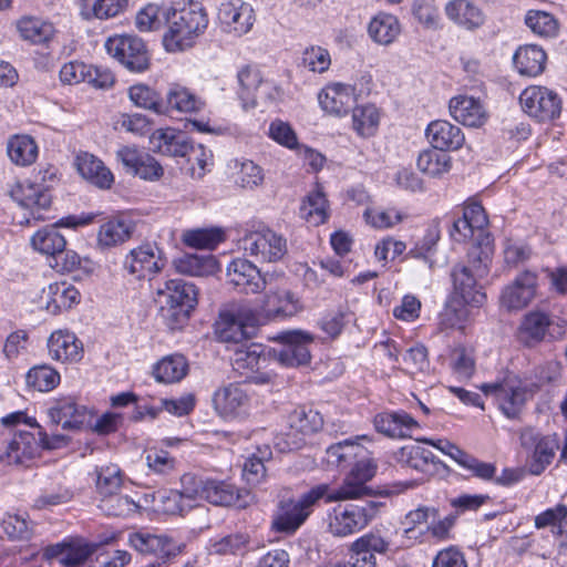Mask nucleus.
Returning <instances> with one entry per match:
<instances>
[{
    "mask_svg": "<svg viewBox=\"0 0 567 567\" xmlns=\"http://www.w3.org/2000/svg\"><path fill=\"white\" fill-rule=\"evenodd\" d=\"M76 167L80 175L91 184L102 189H107L114 183L112 172L101 159L89 153H82L76 157Z\"/></svg>",
    "mask_w": 567,
    "mask_h": 567,
    "instance_id": "obj_33",
    "label": "nucleus"
},
{
    "mask_svg": "<svg viewBox=\"0 0 567 567\" xmlns=\"http://www.w3.org/2000/svg\"><path fill=\"white\" fill-rule=\"evenodd\" d=\"M449 109L452 117L466 126L480 127L487 120L481 101L473 96H455L451 99Z\"/></svg>",
    "mask_w": 567,
    "mask_h": 567,
    "instance_id": "obj_31",
    "label": "nucleus"
},
{
    "mask_svg": "<svg viewBox=\"0 0 567 567\" xmlns=\"http://www.w3.org/2000/svg\"><path fill=\"white\" fill-rule=\"evenodd\" d=\"M203 499L216 506L245 508L251 501L250 493L239 489L226 481L206 480L203 486Z\"/></svg>",
    "mask_w": 567,
    "mask_h": 567,
    "instance_id": "obj_21",
    "label": "nucleus"
},
{
    "mask_svg": "<svg viewBox=\"0 0 567 567\" xmlns=\"http://www.w3.org/2000/svg\"><path fill=\"white\" fill-rule=\"evenodd\" d=\"M440 239L439 230L429 229L422 240L410 250V256L422 260L423 265L429 269L434 267L435 260L433 259L436 245Z\"/></svg>",
    "mask_w": 567,
    "mask_h": 567,
    "instance_id": "obj_62",
    "label": "nucleus"
},
{
    "mask_svg": "<svg viewBox=\"0 0 567 567\" xmlns=\"http://www.w3.org/2000/svg\"><path fill=\"white\" fill-rule=\"evenodd\" d=\"M173 266L176 272L192 277H205L218 269V264L213 256L186 255L175 260Z\"/></svg>",
    "mask_w": 567,
    "mask_h": 567,
    "instance_id": "obj_47",
    "label": "nucleus"
},
{
    "mask_svg": "<svg viewBox=\"0 0 567 567\" xmlns=\"http://www.w3.org/2000/svg\"><path fill=\"white\" fill-rule=\"evenodd\" d=\"M130 100L137 106L156 114L166 112V104L159 94L145 84H135L128 89Z\"/></svg>",
    "mask_w": 567,
    "mask_h": 567,
    "instance_id": "obj_60",
    "label": "nucleus"
},
{
    "mask_svg": "<svg viewBox=\"0 0 567 567\" xmlns=\"http://www.w3.org/2000/svg\"><path fill=\"white\" fill-rule=\"evenodd\" d=\"M237 95L241 101L243 107H255L258 90L262 83L259 70L250 65L241 68L237 73Z\"/></svg>",
    "mask_w": 567,
    "mask_h": 567,
    "instance_id": "obj_39",
    "label": "nucleus"
},
{
    "mask_svg": "<svg viewBox=\"0 0 567 567\" xmlns=\"http://www.w3.org/2000/svg\"><path fill=\"white\" fill-rule=\"evenodd\" d=\"M329 486L319 484L298 499H285L278 505V511L272 517V528L282 534L291 535L298 530L313 511L315 505L326 498L328 502Z\"/></svg>",
    "mask_w": 567,
    "mask_h": 567,
    "instance_id": "obj_3",
    "label": "nucleus"
},
{
    "mask_svg": "<svg viewBox=\"0 0 567 567\" xmlns=\"http://www.w3.org/2000/svg\"><path fill=\"white\" fill-rule=\"evenodd\" d=\"M10 197L24 208L47 209L51 204L49 185L37 182H17L9 186Z\"/></svg>",
    "mask_w": 567,
    "mask_h": 567,
    "instance_id": "obj_29",
    "label": "nucleus"
},
{
    "mask_svg": "<svg viewBox=\"0 0 567 567\" xmlns=\"http://www.w3.org/2000/svg\"><path fill=\"white\" fill-rule=\"evenodd\" d=\"M381 503L362 501L358 504L338 505L329 514L328 530L336 537H347L363 528L378 515Z\"/></svg>",
    "mask_w": 567,
    "mask_h": 567,
    "instance_id": "obj_5",
    "label": "nucleus"
},
{
    "mask_svg": "<svg viewBox=\"0 0 567 567\" xmlns=\"http://www.w3.org/2000/svg\"><path fill=\"white\" fill-rule=\"evenodd\" d=\"M188 365L183 355H168L157 362L153 369L156 381L174 383L181 381L187 373Z\"/></svg>",
    "mask_w": 567,
    "mask_h": 567,
    "instance_id": "obj_48",
    "label": "nucleus"
},
{
    "mask_svg": "<svg viewBox=\"0 0 567 567\" xmlns=\"http://www.w3.org/2000/svg\"><path fill=\"white\" fill-rule=\"evenodd\" d=\"M218 19L227 31L241 35L252 27V9L241 1L223 2L218 9Z\"/></svg>",
    "mask_w": 567,
    "mask_h": 567,
    "instance_id": "obj_28",
    "label": "nucleus"
},
{
    "mask_svg": "<svg viewBox=\"0 0 567 567\" xmlns=\"http://www.w3.org/2000/svg\"><path fill=\"white\" fill-rule=\"evenodd\" d=\"M231 168L235 184L241 188L254 189L264 183V169L250 159H235Z\"/></svg>",
    "mask_w": 567,
    "mask_h": 567,
    "instance_id": "obj_49",
    "label": "nucleus"
},
{
    "mask_svg": "<svg viewBox=\"0 0 567 567\" xmlns=\"http://www.w3.org/2000/svg\"><path fill=\"white\" fill-rule=\"evenodd\" d=\"M107 53L133 73L148 70L151 64L146 44L136 35L116 34L105 42Z\"/></svg>",
    "mask_w": 567,
    "mask_h": 567,
    "instance_id": "obj_7",
    "label": "nucleus"
},
{
    "mask_svg": "<svg viewBox=\"0 0 567 567\" xmlns=\"http://www.w3.org/2000/svg\"><path fill=\"white\" fill-rule=\"evenodd\" d=\"M368 33L375 43L389 45L393 43L401 33V24L395 16L379 13L370 21Z\"/></svg>",
    "mask_w": 567,
    "mask_h": 567,
    "instance_id": "obj_40",
    "label": "nucleus"
},
{
    "mask_svg": "<svg viewBox=\"0 0 567 567\" xmlns=\"http://www.w3.org/2000/svg\"><path fill=\"white\" fill-rule=\"evenodd\" d=\"M300 216L313 226L324 224L329 217L328 199L321 187L310 192L300 206Z\"/></svg>",
    "mask_w": 567,
    "mask_h": 567,
    "instance_id": "obj_41",
    "label": "nucleus"
},
{
    "mask_svg": "<svg viewBox=\"0 0 567 567\" xmlns=\"http://www.w3.org/2000/svg\"><path fill=\"white\" fill-rule=\"evenodd\" d=\"M239 246L250 256L262 261L276 262L288 251L287 239L267 226L250 230L239 240Z\"/></svg>",
    "mask_w": 567,
    "mask_h": 567,
    "instance_id": "obj_8",
    "label": "nucleus"
},
{
    "mask_svg": "<svg viewBox=\"0 0 567 567\" xmlns=\"http://www.w3.org/2000/svg\"><path fill=\"white\" fill-rule=\"evenodd\" d=\"M390 542L379 532L371 530L357 538L349 547L347 567H377V555H385Z\"/></svg>",
    "mask_w": 567,
    "mask_h": 567,
    "instance_id": "obj_15",
    "label": "nucleus"
},
{
    "mask_svg": "<svg viewBox=\"0 0 567 567\" xmlns=\"http://www.w3.org/2000/svg\"><path fill=\"white\" fill-rule=\"evenodd\" d=\"M282 347L275 350V354L284 367L306 365L311 360L309 346L313 343L315 337L302 330L284 331L278 336Z\"/></svg>",
    "mask_w": 567,
    "mask_h": 567,
    "instance_id": "obj_14",
    "label": "nucleus"
},
{
    "mask_svg": "<svg viewBox=\"0 0 567 567\" xmlns=\"http://www.w3.org/2000/svg\"><path fill=\"white\" fill-rule=\"evenodd\" d=\"M228 276H233L229 284H252L255 278L261 277L259 269L245 258H235L227 266Z\"/></svg>",
    "mask_w": 567,
    "mask_h": 567,
    "instance_id": "obj_64",
    "label": "nucleus"
},
{
    "mask_svg": "<svg viewBox=\"0 0 567 567\" xmlns=\"http://www.w3.org/2000/svg\"><path fill=\"white\" fill-rule=\"evenodd\" d=\"M361 440H367V436H355L330 445L326 451L327 462L330 465L347 468L360 457L367 456L368 450L359 443Z\"/></svg>",
    "mask_w": 567,
    "mask_h": 567,
    "instance_id": "obj_32",
    "label": "nucleus"
},
{
    "mask_svg": "<svg viewBox=\"0 0 567 567\" xmlns=\"http://www.w3.org/2000/svg\"><path fill=\"white\" fill-rule=\"evenodd\" d=\"M262 352L264 349L261 344H240L235 349L231 358L234 370L241 374L249 371H258L261 368V363L266 362V358L262 357Z\"/></svg>",
    "mask_w": 567,
    "mask_h": 567,
    "instance_id": "obj_44",
    "label": "nucleus"
},
{
    "mask_svg": "<svg viewBox=\"0 0 567 567\" xmlns=\"http://www.w3.org/2000/svg\"><path fill=\"white\" fill-rule=\"evenodd\" d=\"M128 544L140 554L155 557L158 567L179 555L184 548L183 544L167 534H153L147 530L130 534Z\"/></svg>",
    "mask_w": 567,
    "mask_h": 567,
    "instance_id": "obj_10",
    "label": "nucleus"
},
{
    "mask_svg": "<svg viewBox=\"0 0 567 567\" xmlns=\"http://www.w3.org/2000/svg\"><path fill=\"white\" fill-rule=\"evenodd\" d=\"M95 491L99 498L120 492L123 486V473L115 464L96 467Z\"/></svg>",
    "mask_w": 567,
    "mask_h": 567,
    "instance_id": "obj_52",
    "label": "nucleus"
},
{
    "mask_svg": "<svg viewBox=\"0 0 567 567\" xmlns=\"http://www.w3.org/2000/svg\"><path fill=\"white\" fill-rule=\"evenodd\" d=\"M254 291L255 297L245 300L236 310L220 311L215 322V334L220 342L239 344L250 339L259 323V316L266 318L291 317L305 308L303 300L280 286H269Z\"/></svg>",
    "mask_w": 567,
    "mask_h": 567,
    "instance_id": "obj_1",
    "label": "nucleus"
},
{
    "mask_svg": "<svg viewBox=\"0 0 567 567\" xmlns=\"http://www.w3.org/2000/svg\"><path fill=\"white\" fill-rule=\"evenodd\" d=\"M168 14L169 6L148 3L136 13L135 27L140 32L157 31L166 28Z\"/></svg>",
    "mask_w": 567,
    "mask_h": 567,
    "instance_id": "obj_46",
    "label": "nucleus"
},
{
    "mask_svg": "<svg viewBox=\"0 0 567 567\" xmlns=\"http://www.w3.org/2000/svg\"><path fill=\"white\" fill-rule=\"evenodd\" d=\"M41 453V440L35 433L18 430L12 439L0 446V461L9 465L28 466Z\"/></svg>",
    "mask_w": 567,
    "mask_h": 567,
    "instance_id": "obj_17",
    "label": "nucleus"
},
{
    "mask_svg": "<svg viewBox=\"0 0 567 567\" xmlns=\"http://www.w3.org/2000/svg\"><path fill=\"white\" fill-rule=\"evenodd\" d=\"M373 424L379 433L392 439L410 437L412 431L419 427L414 417L403 410L379 413L374 416Z\"/></svg>",
    "mask_w": 567,
    "mask_h": 567,
    "instance_id": "obj_26",
    "label": "nucleus"
},
{
    "mask_svg": "<svg viewBox=\"0 0 567 567\" xmlns=\"http://www.w3.org/2000/svg\"><path fill=\"white\" fill-rule=\"evenodd\" d=\"M527 439L535 442V449L528 464V471L533 475H540L551 463L557 444L554 440L548 437H540L539 440H536L533 431L530 430L522 433L520 440L524 446L527 445Z\"/></svg>",
    "mask_w": 567,
    "mask_h": 567,
    "instance_id": "obj_35",
    "label": "nucleus"
},
{
    "mask_svg": "<svg viewBox=\"0 0 567 567\" xmlns=\"http://www.w3.org/2000/svg\"><path fill=\"white\" fill-rule=\"evenodd\" d=\"M7 153L16 165L29 166L38 157V145L29 135H14L8 141Z\"/></svg>",
    "mask_w": 567,
    "mask_h": 567,
    "instance_id": "obj_43",
    "label": "nucleus"
},
{
    "mask_svg": "<svg viewBox=\"0 0 567 567\" xmlns=\"http://www.w3.org/2000/svg\"><path fill=\"white\" fill-rule=\"evenodd\" d=\"M214 406L218 414L227 420L247 415L249 398L238 383H229L214 393Z\"/></svg>",
    "mask_w": 567,
    "mask_h": 567,
    "instance_id": "obj_20",
    "label": "nucleus"
},
{
    "mask_svg": "<svg viewBox=\"0 0 567 567\" xmlns=\"http://www.w3.org/2000/svg\"><path fill=\"white\" fill-rule=\"evenodd\" d=\"M133 233V226L124 219H112L100 226L97 244L102 248H110L126 241Z\"/></svg>",
    "mask_w": 567,
    "mask_h": 567,
    "instance_id": "obj_45",
    "label": "nucleus"
},
{
    "mask_svg": "<svg viewBox=\"0 0 567 567\" xmlns=\"http://www.w3.org/2000/svg\"><path fill=\"white\" fill-rule=\"evenodd\" d=\"M31 244L35 250L52 258L65 248L66 240L55 226H50L38 230L32 236Z\"/></svg>",
    "mask_w": 567,
    "mask_h": 567,
    "instance_id": "obj_50",
    "label": "nucleus"
},
{
    "mask_svg": "<svg viewBox=\"0 0 567 567\" xmlns=\"http://www.w3.org/2000/svg\"><path fill=\"white\" fill-rule=\"evenodd\" d=\"M321 109L337 116H343L352 109L355 99L349 84L333 83L323 87L318 94Z\"/></svg>",
    "mask_w": 567,
    "mask_h": 567,
    "instance_id": "obj_30",
    "label": "nucleus"
},
{
    "mask_svg": "<svg viewBox=\"0 0 567 567\" xmlns=\"http://www.w3.org/2000/svg\"><path fill=\"white\" fill-rule=\"evenodd\" d=\"M97 507L107 516L127 517L137 512L138 504L120 492L99 498Z\"/></svg>",
    "mask_w": 567,
    "mask_h": 567,
    "instance_id": "obj_57",
    "label": "nucleus"
},
{
    "mask_svg": "<svg viewBox=\"0 0 567 567\" xmlns=\"http://www.w3.org/2000/svg\"><path fill=\"white\" fill-rule=\"evenodd\" d=\"M17 29L21 38L33 44L47 43L55 33L51 22L34 17H23L20 19L17 23Z\"/></svg>",
    "mask_w": 567,
    "mask_h": 567,
    "instance_id": "obj_42",
    "label": "nucleus"
},
{
    "mask_svg": "<svg viewBox=\"0 0 567 567\" xmlns=\"http://www.w3.org/2000/svg\"><path fill=\"white\" fill-rule=\"evenodd\" d=\"M208 27V16L198 2L181 7L169 6L163 45L167 52H182L192 48Z\"/></svg>",
    "mask_w": 567,
    "mask_h": 567,
    "instance_id": "obj_2",
    "label": "nucleus"
},
{
    "mask_svg": "<svg viewBox=\"0 0 567 567\" xmlns=\"http://www.w3.org/2000/svg\"><path fill=\"white\" fill-rule=\"evenodd\" d=\"M425 135L435 150L443 152L456 151L465 141L462 130L445 120L432 121L426 127Z\"/></svg>",
    "mask_w": 567,
    "mask_h": 567,
    "instance_id": "obj_24",
    "label": "nucleus"
},
{
    "mask_svg": "<svg viewBox=\"0 0 567 567\" xmlns=\"http://www.w3.org/2000/svg\"><path fill=\"white\" fill-rule=\"evenodd\" d=\"M525 24L535 35L544 39L555 38L558 34V21L546 11H527Z\"/></svg>",
    "mask_w": 567,
    "mask_h": 567,
    "instance_id": "obj_59",
    "label": "nucleus"
},
{
    "mask_svg": "<svg viewBox=\"0 0 567 567\" xmlns=\"http://www.w3.org/2000/svg\"><path fill=\"white\" fill-rule=\"evenodd\" d=\"M166 261L163 250L156 244L146 243L128 252L124 268L135 280L152 281L164 269Z\"/></svg>",
    "mask_w": 567,
    "mask_h": 567,
    "instance_id": "obj_9",
    "label": "nucleus"
},
{
    "mask_svg": "<svg viewBox=\"0 0 567 567\" xmlns=\"http://www.w3.org/2000/svg\"><path fill=\"white\" fill-rule=\"evenodd\" d=\"M164 102L166 104V112L169 109L178 112H197L204 105L200 99H198L187 87L179 84L171 85L166 94V101Z\"/></svg>",
    "mask_w": 567,
    "mask_h": 567,
    "instance_id": "obj_54",
    "label": "nucleus"
},
{
    "mask_svg": "<svg viewBox=\"0 0 567 567\" xmlns=\"http://www.w3.org/2000/svg\"><path fill=\"white\" fill-rule=\"evenodd\" d=\"M488 218L484 207L477 202L467 203L463 214L456 218L450 228V236L456 243H464L475 235L476 229L485 228Z\"/></svg>",
    "mask_w": 567,
    "mask_h": 567,
    "instance_id": "obj_22",
    "label": "nucleus"
},
{
    "mask_svg": "<svg viewBox=\"0 0 567 567\" xmlns=\"http://www.w3.org/2000/svg\"><path fill=\"white\" fill-rule=\"evenodd\" d=\"M488 271L486 258L475 249L468 251L466 264H457L453 267L451 277L453 284H477L487 276Z\"/></svg>",
    "mask_w": 567,
    "mask_h": 567,
    "instance_id": "obj_37",
    "label": "nucleus"
},
{
    "mask_svg": "<svg viewBox=\"0 0 567 567\" xmlns=\"http://www.w3.org/2000/svg\"><path fill=\"white\" fill-rule=\"evenodd\" d=\"M442 152L434 147L421 152L416 162L417 168L432 177L447 173L451 168V157Z\"/></svg>",
    "mask_w": 567,
    "mask_h": 567,
    "instance_id": "obj_61",
    "label": "nucleus"
},
{
    "mask_svg": "<svg viewBox=\"0 0 567 567\" xmlns=\"http://www.w3.org/2000/svg\"><path fill=\"white\" fill-rule=\"evenodd\" d=\"M117 161L126 173L145 181H157L163 176L161 164L150 154L135 146H123L116 152Z\"/></svg>",
    "mask_w": 567,
    "mask_h": 567,
    "instance_id": "obj_18",
    "label": "nucleus"
},
{
    "mask_svg": "<svg viewBox=\"0 0 567 567\" xmlns=\"http://www.w3.org/2000/svg\"><path fill=\"white\" fill-rule=\"evenodd\" d=\"M394 457L402 467L413 468L425 474L430 473L436 464V457L433 452L419 444L401 447Z\"/></svg>",
    "mask_w": 567,
    "mask_h": 567,
    "instance_id": "obj_36",
    "label": "nucleus"
},
{
    "mask_svg": "<svg viewBox=\"0 0 567 567\" xmlns=\"http://www.w3.org/2000/svg\"><path fill=\"white\" fill-rule=\"evenodd\" d=\"M60 381V373L49 364L35 365L25 375L28 386L40 392L52 391L59 385Z\"/></svg>",
    "mask_w": 567,
    "mask_h": 567,
    "instance_id": "obj_58",
    "label": "nucleus"
},
{
    "mask_svg": "<svg viewBox=\"0 0 567 567\" xmlns=\"http://www.w3.org/2000/svg\"><path fill=\"white\" fill-rule=\"evenodd\" d=\"M535 286H505L502 290L501 307L508 312L527 307L535 297Z\"/></svg>",
    "mask_w": 567,
    "mask_h": 567,
    "instance_id": "obj_56",
    "label": "nucleus"
},
{
    "mask_svg": "<svg viewBox=\"0 0 567 567\" xmlns=\"http://www.w3.org/2000/svg\"><path fill=\"white\" fill-rule=\"evenodd\" d=\"M195 287L165 286L164 289L157 290L156 302L159 305V316L169 330H179L187 322L197 305Z\"/></svg>",
    "mask_w": 567,
    "mask_h": 567,
    "instance_id": "obj_4",
    "label": "nucleus"
},
{
    "mask_svg": "<svg viewBox=\"0 0 567 567\" xmlns=\"http://www.w3.org/2000/svg\"><path fill=\"white\" fill-rule=\"evenodd\" d=\"M550 326L549 317L539 311L527 313L518 328V338L527 347H533L544 340Z\"/></svg>",
    "mask_w": 567,
    "mask_h": 567,
    "instance_id": "obj_38",
    "label": "nucleus"
},
{
    "mask_svg": "<svg viewBox=\"0 0 567 567\" xmlns=\"http://www.w3.org/2000/svg\"><path fill=\"white\" fill-rule=\"evenodd\" d=\"M557 527L559 534L567 533V506L558 504L548 508L535 517V527L542 529L545 527Z\"/></svg>",
    "mask_w": 567,
    "mask_h": 567,
    "instance_id": "obj_63",
    "label": "nucleus"
},
{
    "mask_svg": "<svg viewBox=\"0 0 567 567\" xmlns=\"http://www.w3.org/2000/svg\"><path fill=\"white\" fill-rule=\"evenodd\" d=\"M87 409L78 404L72 398L55 400L48 409V416L54 425H61L65 431L80 430L86 420Z\"/></svg>",
    "mask_w": 567,
    "mask_h": 567,
    "instance_id": "obj_23",
    "label": "nucleus"
},
{
    "mask_svg": "<svg viewBox=\"0 0 567 567\" xmlns=\"http://www.w3.org/2000/svg\"><path fill=\"white\" fill-rule=\"evenodd\" d=\"M481 390L498 402L501 411L508 419H517L526 402V388L516 378L503 382L484 383Z\"/></svg>",
    "mask_w": 567,
    "mask_h": 567,
    "instance_id": "obj_12",
    "label": "nucleus"
},
{
    "mask_svg": "<svg viewBox=\"0 0 567 567\" xmlns=\"http://www.w3.org/2000/svg\"><path fill=\"white\" fill-rule=\"evenodd\" d=\"M484 286H453L444 309L440 313V324L445 329H463L470 316V307H481L486 300Z\"/></svg>",
    "mask_w": 567,
    "mask_h": 567,
    "instance_id": "obj_6",
    "label": "nucleus"
},
{
    "mask_svg": "<svg viewBox=\"0 0 567 567\" xmlns=\"http://www.w3.org/2000/svg\"><path fill=\"white\" fill-rule=\"evenodd\" d=\"M523 110L539 122L553 121L561 112V99L556 92L545 86L532 85L519 96Z\"/></svg>",
    "mask_w": 567,
    "mask_h": 567,
    "instance_id": "obj_11",
    "label": "nucleus"
},
{
    "mask_svg": "<svg viewBox=\"0 0 567 567\" xmlns=\"http://www.w3.org/2000/svg\"><path fill=\"white\" fill-rule=\"evenodd\" d=\"M444 12L451 22L467 31L477 30L485 22L482 9L470 0H450Z\"/></svg>",
    "mask_w": 567,
    "mask_h": 567,
    "instance_id": "obj_27",
    "label": "nucleus"
},
{
    "mask_svg": "<svg viewBox=\"0 0 567 567\" xmlns=\"http://www.w3.org/2000/svg\"><path fill=\"white\" fill-rule=\"evenodd\" d=\"M380 112L373 104L357 106L352 110V126L362 137L373 136L379 127Z\"/></svg>",
    "mask_w": 567,
    "mask_h": 567,
    "instance_id": "obj_53",
    "label": "nucleus"
},
{
    "mask_svg": "<svg viewBox=\"0 0 567 567\" xmlns=\"http://www.w3.org/2000/svg\"><path fill=\"white\" fill-rule=\"evenodd\" d=\"M289 431L286 443L289 450L300 449L305 436L320 431L323 426L322 415L312 408L298 406L288 415Z\"/></svg>",
    "mask_w": 567,
    "mask_h": 567,
    "instance_id": "obj_16",
    "label": "nucleus"
},
{
    "mask_svg": "<svg viewBox=\"0 0 567 567\" xmlns=\"http://www.w3.org/2000/svg\"><path fill=\"white\" fill-rule=\"evenodd\" d=\"M48 350L53 360L61 362H79L83 357L82 341L68 330L52 332L48 340Z\"/></svg>",
    "mask_w": 567,
    "mask_h": 567,
    "instance_id": "obj_25",
    "label": "nucleus"
},
{
    "mask_svg": "<svg viewBox=\"0 0 567 567\" xmlns=\"http://www.w3.org/2000/svg\"><path fill=\"white\" fill-rule=\"evenodd\" d=\"M80 302V292L75 286H48L47 309L52 313L71 309Z\"/></svg>",
    "mask_w": 567,
    "mask_h": 567,
    "instance_id": "obj_55",
    "label": "nucleus"
},
{
    "mask_svg": "<svg viewBox=\"0 0 567 567\" xmlns=\"http://www.w3.org/2000/svg\"><path fill=\"white\" fill-rule=\"evenodd\" d=\"M547 55L545 51L535 44L519 47L513 62L517 72L525 76H537L545 70Z\"/></svg>",
    "mask_w": 567,
    "mask_h": 567,
    "instance_id": "obj_34",
    "label": "nucleus"
},
{
    "mask_svg": "<svg viewBox=\"0 0 567 567\" xmlns=\"http://www.w3.org/2000/svg\"><path fill=\"white\" fill-rule=\"evenodd\" d=\"M351 466L344 483L338 489L329 492L328 502L359 498L367 493L365 484L374 476L377 465L368 453Z\"/></svg>",
    "mask_w": 567,
    "mask_h": 567,
    "instance_id": "obj_13",
    "label": "nucleus"
},
{
    "mask_svg": "<svg viewBox=\"0 0 567 567\" xmlns=\"http://www.w3.org/2000/svg\"><path fill=\"white\" fill-rule=\"evenodd\" d=\"M224 240L225 233L219 227L190 229L183 234L184 244L195 249L213 250Z\"/></svg>",
    "mask_w": 567,
    "mask_h": 567,
    "instance_id": "obj_51",
    "label": "nucleus"
},
{
    "mask_svg": "<svg viewBox=\"0 0 567 567\" xmlns=\"http://www.w3.org/2000/svg\"><path fill=\"white\" fill-rule=\"evenodd\" d=\"M95 550V544L75 538L47 546L43 555L47 559H58L64 567H80Z\"/></svg>",
    "mask_w": 567,
    "mask_h": 567,
    "instance_id": "obj_19",
    "label": "nucleus"
}]
</instances>
